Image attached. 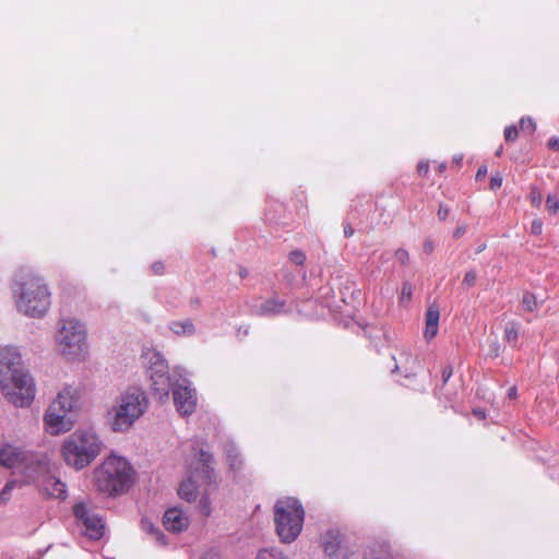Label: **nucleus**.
<instances>
[{"instance_id":"13","label":"nucleus","mask_w":559,"mask_h":559,"mask_svg":"<svg viewBox=\"0 0 559 559\" xmlns=\"http://www.w3.org/2000/svg\"><path fill=\"white\" fill-rule=\"evenodd\" d=\"M392 358L395 361L392 373L401 374L406 379L416 377L415 370L418 365V359L408 349L402 348L399 353V358L395 356H392Z\"/></svg>"},{"instance_id":"22","label":"nucleus","mask_w":559,"mask_h":559,"mask_svg":"<svg viewBox=\"0 0 559 559\" xmlns=\"http://www.w3.org/2000/svg\"><path fill=\"white\" fill-rule=\"evenodd\" d=\"M225 453L231 469H238L241 466L242 460L238 449L234 443L225 444Z\"/></svg>"},{"instance_id":"14","label":"nucleus","mask_w":559,"mask_h":559,"mask_svg":"<svg viewBox=\"0 0 559 559\" xmlns=\"http://www.w3.org/2000/svg\"><path fill=\"white\" fill-rule=\"evenodd\" d=\"M174 402L177 411L183 415H190L194 412L197 399L191 389L188 386H178L173 392Z\"/></svg>"},{"instance_id":"17","label":"nucleus","mask_w":559,"mask_h":559,"mask_svg":"<svg viewBox=\"0 0 559 559\" xmlns=\"http://www.w3.org/2000/svg\"><path fill=\"white\" fill-rule=\"evenodd\" d=\"M440 311L436 305L428 307L425 314V331L424 337L430 342L438 333L439 330Z\"/></svg>"},{"instance_id":"42","label":"nucleus","mask_w":559,"mask_h":559,"mask_svg":"<svg viewBox=\"0 0 559 559\" xmlns=\"http://www.w3.org/2000/svg\"><path fill=\"white\" fill-rule=\"evenodd\" d=\"M453 374V368L452 366H445L443 369H442V380H443V383H447L449 381V379L452 377Z\"/></svg>"},{"instance_id":"26","label":"nucleus","mask_w":559,"mask_h":559,"mask_svg":"<svg viewBox=\"0 0 559 559\" xmlns=\"http://www.w3.org/2000/svg\"><path fill=\"white\" fill-rule=\"evenodd\" d=\"M412 296H413L412 284L409 282H404L402 285L401 295H400V299H399L400 304L401 305L408 304L412 300Z\"/></svg>"},{"instance_id":"15","label":"nucleus","mask_w":559,"mask_h":559,"mask_svg":"<svg viewBox=\"0 0 559 559\" xmlns=\"http://www.w3.org/2000/svg\"><path fill=\"white\" fill-rule=\"evenodd\" d=\"M163 524L167 531L179 533L188 528L190 520L182 510L170 508L166 510L163 516Z\"/></svg>"},{"instance_id":"34","label":"nucleus","mask_w":559,"mask_h":559,"mask_svg":"<svg viewBox=\"0 0 559 559\" xmlns=\"http://www.w3.org/2000/svg\"><path fill=\"white\" fill-rule=\"evenodd\" d=\"M395 258L402 265H406L409 262V254L407 250L403 248L395 251Z\"/></svg>"},{"instance_id":"39","label":"nucleus","mask_w":559,"mask_h":559,"mask_svg":"<svg viewBox=\"0 0 559 559\" xmlns=\"http://www.w3.org/2000/svg\"><path fill=\"white\" fill-rule=\"evenodd\" d=\"M365 559H392V557L386 550L381 549L379 556H374L373 551H371Z\"/></svg>"},{"instance_id":"31","label":"nucleus","mask_w":559,"mask_h":559,"mask_svg":"<svg viewBox=\"0 0 559 559\" xmlns=\"http://www.w3.org/2000/svg\"><path fill=\"white\" fill-rule=\"evenodd\" d=\"M520 129L526 130L528 133H533L536 129V123L532 118H522L520 120Z\"/></svg>"},{"instance_id":"16","label":"nucleus","mask_w":559,"mask_h":559,"mask_svg":"<svg viewBox=\"0 0 559 559\" xmlns=\"http://www.w3.org/2000/svg\"><path fill=\"white\" fill-rule=\"evenodd\" d=\"M25 459L24 452L11 444L0 445V465L14 467L21 464Z\"/></svg>"},{"instance_id":"44","label":"nucleus","mask_w":559,"mask_h":559,"mask_svg":"<svg viewBox=\"0 0 559 559\" xmlns=\"http://www.w3.org/2000/svg\"><path fill=\"white\" fill-rule=\"evenodd\" d=\"M152 270L154 274L162 275L164 273L165 266L162 262H154L152 264Z\"/></svg>"},{"instance_id":"35","label":"nucleus","mask_w":559,"mask_h":559,"mask_svg":"<svg viewBox=\"0 0 559 559\" xmlns=\"http://www.w3.org/2000/svg\"><path fill=\"white\" fill-rule=\"evenodd\" d=\"M543 233V222L540 218H535L531 223V234L539 236Z\"/></svg>"},{"instance_id":"27","label":"nucleus","mask_w":559,"mask_h":559,"mask_svg":"<svg viewBox=\"0 0 559 559\" xmlns=\"http://www.w3.org/2000/svg\"><path fill=\"white\" fill-rule=\"evenodd\" d=\"M546 210L549 214L556 215L559 211V198L557 194H548L546 199Z\"/></svg>"},{"instance_id":"25","label":"nucleus","mask_w":559,"mask_h":559,"mask_svg":"<svg viewBox=\"0 0 559 559\" xmlns=\"http://www.w3.org/2000/svg\"><path fill=\"white\" fill-rule=\"evenodd\" d=\"M522 305L524 309L528 312H533L538 308V301L534 294L525 293L522 298Z\"/></svg>"},{"instance_id":"49","label":"nucleus","mask_w":559,"mask_h":559,"mask_svg":"<svg viewBox=\"0 0 559 559\" xmlns=\"http://www.w3.org/2000/svg\"><path fill=\"white\" fill-rule=\"evenodd\" d=\"M508 396L510 399H515L518 396V390H516L515 386H512V388L509 389Z\"/></svg>"},{"instance_id":"23","label":"nucleus","mask_w":559,"mask_h":559,"mask_svg":"<svg viewBox=\"0 0 559 559\" xmlns=\"http://www.w3.org/2000/svg\"><path fill=\"white\" fill-rule=\"evenodd\" d=\"M142 530L154 536V538L160 544L166 545L167 540L163 532L159 528L155 527L153 523L147 520H143L141 522Z\"/></svg>"},{"instance_id":"6","label":"nucleus","mask_w":559,"mask_h":559,"mask_svg":"<svg viewBox=\"0 0 559 559\" xmlns=\"http://www.w3.org/2000/svg\"><path fill=\"white\" fill-rule=\"evenodd\" d=\"M147 407L145 393L140 389H130L120 397L112 423L114 430L122 431L128 429Z\"/></svg>"},{"instance_id":"2","label":"nucleus","mask_w":559,"mask_h":559,"mask_svg":"<svg viewBox=\"0 0 559 559\" xmlns=\"http://www.w3.org/2000/svg\"><path fill=\"white\" fill-rule=\"evenodd\" d=\"M133 468L123 457L108 456L94 472L98 491L117 496L124 493L133 483Z\"/></svg>"},{"instance_id":"10","label":"nucleus","mask_w":559,"mask_h":559,"mask_svg":"<svg viewBox=\"0 0 559 559\" xmlns=\"http://www.w3.org/2000/svg\"><path fill=\"white\" fill-rule=\"evenodd\" d=\"M58 405V403H51L44 417L47 430L51 435L69 431L72 427L71 420L68 418L69 413H61Z\"/></svg>"},{"instance_id":"18","label":"nucleus","mask_w":559,"mask_h":559,"mask_svg":"<svg viewBox=\"0 0 559 559\" xmlns=\"http://www.w3.org/2000/svg\"><path fill=\"white\" fill-rule=\"evenodd\" d=\"M76 400V391L67 386L58 393L57 399L52 403L59 404L58 406L60 407L61 413H70L75 406Z\"/></svg>"},{"instance_id":"41","label":"nucleus","mask_w":559,"mask_h":559,"mask_svg":"<svg viewBox=\"0 0 559 559\" xmlns=\"http://www.w3.org/2000/svg\"><path fill=\"white\" fill-rule=\"evenodd\" d=\"M437 215L440 221H445L449 216V209L445 205L440 204Z\"/></svg>"},{"instance_id":"19","label":"nucleus","mask_w":559,"mask_h":559,"mask_svg":"<svg viewBox=\"0 0 559 559\" xmlns=\"http://www.w3.org/2000/svg\"><path fill=\"white\" fill-rule=\"evenodd\" d=\"M285 300L278 298H270L260 306V313L264 316L277 314L284 311Z\"/></svg>"},{"instance_id":"20","label":"nucleus","mask_w":559,"mask_h":559,"mask_svg":"<svg viewBox=\"0 0 559 559\" xmlns=\"http://www.w3.org/2000/svg\"><path fill=\"white\" fill-rule=\"evenodd\" d=\"M178 495L180 498L191 502L194 501L198 497V489L195 483L191 479V477L183 480L178 489Z\"/></svg>"},{"instance_id":"11","label":"nucleus","mask_w":559,"mask_h":559,"mask_svg":"<svg viewBox=\"0 0 559 559\" xmlns=\"http://www.w3.org/2000/svg\"><path fill=\"white\" fill-rule=\"evenodd\" d=\"M153 357L156 358L153 367L151 368V380L152 386L154 391L159 393L160 397H167L169 394V376H168V367L164 359L159 357L158 354H154Z\"/></svg>"},{"instance_id":"7","label":"nucleus","mask_w":559,"mask_h":559,"mask_svg":"<svg viewBox=\"0 0 559 559\" xmlns=\"http://www.w3.org/2000/svg\"><path fill=\"white\" fill-rule=\"evenodd\" d=\"M86 331L84 325L75 319L62 320L57 334L59 352L66 357L80 355L85 347Z\"/></svg>"},{"instance_id":"33","label":"nucleus","mask_w":559,"mask_h":559,"mask_svg":"<svg viewBox=\"0 0 559 559\" xmlns=\"http://www.w3.org/2000/svg\"><path fill=\"white\" fill-rule=\"evenodd\" d=\"M477 274L474 270L465 273L462 284L466 287H472L476 284Z\"/></svg>"},{"instance_id":"47","label":"nucleus","mask_w":559,"mask_h":559,"mask_svg":"<svg viewBox=\"0 0 559 559\" xmlns=\"http://www.w3.org/2000/svg\"><path fill=\"white\" fill-rule=\"evenodd\" d=\"M465 231H466V227L460 226L453 231V237L457 239V238L462 237L465 234Z\"/></svg>"},{"instance_id":"48","label":"nucleus","mask_w":559,"mask_h":559,"mask_svg":"<svg viewBox=\"0 0 559 559\" xmlns=\"http://www.w3.org/2000/svg\"><path fill=\"white\" fill-rule=\"evenodd\" d=\"M353 235H354V228H353L349 224H347V225L344 227V236H345L346 238H349V237H352Z\"/></svg>"},{"instance_id":"36","label":"nucleus","mask_w":559,"mask_h":559,"mask_svg":"<svg viewBox=\"0 0 559 559\" xmlns=\"http://www.w3.org/2000/svg\"><path fill=\"white\" fill-rule=\"evenodd\" d=\"M15 484H16L15 480L7 483L4 488L0 491V502H4L8 500V496L10 493L11 489L15 486Z\"/></svg>"},{"instance_id":"46","label":"nucleus","mask_w":559,"mask_h":559,"mask_svg":"<svg viewBox=\"0 0 559 559\" xmlns=\"http://www.w3.org/2000/svg\"><path fill=\"white\" fill-rule=\"evenodd\" d=\"M487 175V166L483 165L478 168L477 173H476V180H481L486 177Z\"/></svg>"},{"instance_id":"37","label":"nucleus","mask_w":559,"mask_h":559,"mask_svg":"<svg viewBox=\"0 0 559 559\" xmlns=\"http://www.w3.org/2000/svg\"><path fill=\"white\" fill-rule=\"evenodd\" d=\"M200 461L205 468H211V464L213 463V455L209 452L201 451Z\"/></svg>"},{"instance_id":"21","label":"nucleus","mask_w":559,"mask_h":559,"mask_svg":"<svg viewBox=\"0 0 559 559\" xmlns=\"http://www.w3.org/2000/svg\"><path fill=\"white\" fill-rule=\"evenodd\" d=\"M169 329L177 335H192L195 332L194 324L190 319L173 321Z\"/></svg>"},{"instance_id":"3","label":"nucleus","mask_w":559,"mask_h":559,"mask_svg":"<svg viewBox=\"0 0 559 559\" xmlns=\"http://www.w3.org/2000/svg\"><path fill=\"white\" fill-rule=\"evenodd\" d=\"M16 285L14 293L19 310L29 317H43L50 306V293L44 280L27 274L21 276Z\"/></svg>"},{"instance_id":"4","label":"nucleus","mask_w":559,"mask_h":559,"mask_svg":"<svg viewBox=\"0 0 559 559\" xmlns=\"http://www.w3.org/2000/svg\"><path fill=\"white\" fill-rule=\"evenodd\" d=\"M102 443L92 432H75L62 444V456L68 465L76 469L84 468L99 454Z\"/></svg>"},{"instance_id":"38","label":"nucleus","mask_w":559,"mask_h":559,"mask_svg":"<svg viewBox=\"0 0 559 559\" xmlns=\"http://www.w3.org/2000/svg\"><path fill=\"white\" fill-rule=\"evenodd\" d=\"M502 186V176L500 174H496L490 178V189L497 190Z\"/></svg>"},{"instance_id":"5","label":"nucleus","mask_w":559,"mask_h":559,"mask_svg":"<svg viewBox=\"0 0 559 559\" xmlns=\"http://www.w3.org/2000/svg\"><path fill=\"white\" fill-rule=\"evenodd\" d=\"M304 509L298 500L286 498L278 500L274 507V521L277 535L283 543L294 542L304 524Z\"/></svg>"},{"instance_id":"50","label":"nucleus","mask_w":559,"mask_h":559,"mask_svg":"<svg viewBox=\"0 0 559 559\" xmlns=\"http://www.w3.org/2000/svg\"><path fill=\"white\" fill-rule=\"evenodd\" d=\"M239 275L241 278H245L248 276V270L246 267H240Z\"/></svg>"},{"instance_id":"9","label":"nucleus","mask_w":559,"mask_h":559,"mask_svg":"<svg viewBox=\"0 0 559 559\" xmlns=\"http://www.w3.org/2000/svg\"><path fill=\"white\" fill-rule=\"evenodd\" d=\"M49 465L46 461H38L35 468L28 474L32 481L51 498L64 499L66 485L56 477L48 475Z\"/></svg>"},{"instance_id":"53","label":"nucleus","mask_w":559,"mask_h":559,"mask_svg":"<svg viewBox=\"0 0 559 559\" xmlns=\"http://www.w3.org/2000/svg\"><path fill=\"white\" fill-rule=\"evenodd\" d=\"M501 154V148L497 151L496 155H500Z\"/></svg>"},{"instance_id":"51","label":"nucleus","mask_w":559,"mask_h":559,"mask_svg":"<svg viewBox=\"0 0 559 559\" xmlns=\"http://www.w3.org/2000/svg\"><path fill=\"white\" fill-rule=\"evenodd\" d=\"M209 472H210V468H205V467H204V473H206V477H210Z\"/></svg>"},{"instance_id":"43","label":"nucleus","mask_w":559,"mask_h":559,"mask_svg":"<svg viewBox=\"0 0 559 559\" xmlns=\"http://www.w3.org/2000/svg\"><path fill=\"white\" fill-rule=\"evenodd\" d=\"M423 248H424V251L427 253V254H430L432 253L433 249H435V245H433V241L431 239H426L423 243Z\"/></svg>"},{"instance_id":"12","label":"nucleus","mask_w":559,"mask_h":559,"mask_svg":"<svg viewBox=\"0 0 559 559\" xmlns=\"http://www.w3.org/2000/svg\"><path fill=\"white\" fill-rule=\"evenodd\" d=\"M324 552L331 559H347L349 549L343 545L342 536L338 531H328L321 538Z\"/></svg>"},{"instance_id":"40","label":"nucleus","mask_w":559,"mask_h":559,"mask_svg":"<svg viewBox=\"0 0 559 559\" xmlns=\"http://www.w3.org/2000/svg\"><path fill=\"white\" fill-rule=\"evenodd\" d=\"M429 171V163L428 162H420L417 165V173L420 177H425Z\"/></svg>"},{"instance_id":"30","label":"nucleus","mask_w":559,"mask_h":559,"mask_svg":"<svg viewBox=\"0 0 559 559\" xmlns=\"http://www.w3.org/2000/svg\"><path fill=\"white\" fill-rule=\"evenodd\" d=\"M289 261L296 265H304L306 262V254L301 250H294L289 253Z\"/></svg>"},{"instance_id":"52","label":"nucleus","mask_w":559,"mask_h":559,"mask_svg":"<svg viewBox=\"0 0 559 559\" xmlns=\"http://www.w3.org/2000/svg\"><path fill=\"white\" fill-rule=\"evenodd\" d=\"M444 168H445L444 165H440L439 166V171L442 173Z\"/></svg>"},{"instance_id":"1","label":"nucleus","mask_w":559,"mask_h":559,"mask_svg":"<svg viewBox=\"0 0 559 559\" xmlns=\"http://www.w3.org/2000/svg\"><path fill=\"white\" fill-rule=\"evenodd\" d=\"M0 389L8 402L16 407L28 406L34 400L33 379L23 368L21 355L14 347L0 350Z\"/></svg>"},{"instance_id":"32","label":"nucleus","mask_w":559,"mask_h":559,"mask_svg":"<svg viewBox=\"0 0 559 559\" xmlns=\"http://www.w3.org/2000/svg\"><path fill=\"white\" fill-rule=\"evenodd\" d=\"M519 136V129L515 126H509L504 129V139L508 142H514Z\"/></svg>"},{"instance_id":"8","label":"nucleus","mask_w":559,"mask_h":559,"mask_svg":"<svg viewBox=\"0 0 559 559\" xmlns=\"http://www.w3.org/2000/svg\"><path fill=\"white\" fill-rule=\"evenodd\" d=\"M73 513L83 534L90 539L98 540L105 534V523L98 514L87 508L84 502H78L73 507Z\"/></svg>"},{"instance_id":"24","label":"nucleus","mask_w":559,"mask_h":559,"mask_svg":"<svg viewBox=\"0 0 559 559\" xmlns=\"http://www.w3.org/2000/svg\"><path fill=\"white\" fill-rule=\"evenodd\" d=\"M255 559H288L281 550L275 548L262 549Z\"/></svg>"},{"instance_id":"45","label":"nucleus","mask_w":559,"mask_h":559,"mask_svg":"<svg viewBox=\"0 0 559 559\" xmlns=\"http://www.w3.org/2000/svg\"><path fill=\"white\" fill-rule=\"evenodd\" d=\"M548 147L552 151H559V138H551L548 141Z\"/></svg>"},{"instance_id":"29","label":"nucleus","mask_w":559,"mask_h":559,"mask_svg":"<svg viewBox=\"0 0 559 559\" xmlns=\"http://www.w3.org/2000/svg\"><path fill=\"white\" fill-rule=\"evenodd\" d=\"M519 336V330L515 324H510L504 329V338L507 342H515Z\"/></svg>"},{"instance_id":"28","label":"nucleus","mask_w":559,"mask_h":559,"mask_svg":"<svg viewBox=\"0 0 559 559\" xmlns=\"http://www.w3.org/2000/svg\"><path fill=\"white\" fill-rule=\"evenodd\" d=\"M528 199H530L531 204L534 207H537V209L540 207L542 201H543V195H542L540 190L536 186L531 187Z\"/></svg>"}]
</instances>
